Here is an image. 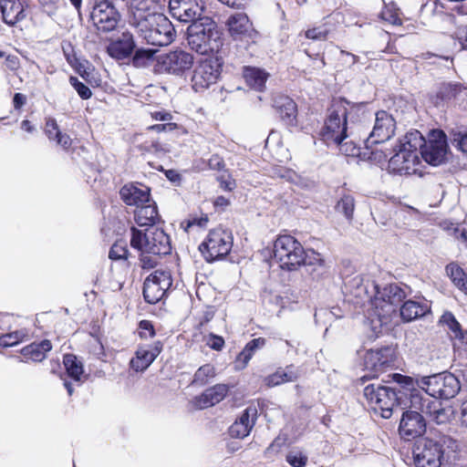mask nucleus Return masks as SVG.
Masks as SVG:
<instances>
[{
  "label": "nucleus",
  "mask_w": 467,
  "mask_h": 467,
  "mask_svg": "<svg viewBox=\"0 0 467 467\" xmlns=\"http://www.w3.org/2000/svg\"><path fill=\"white\" fill-rule=\"evenodd\" d=\"M364 117L365 110L362 106L338 99L329 109L320 136L327 145L336 144L344 155L362 159L363 149L356 141L355 132L360 130L358 122H361Z\"/></svg>",
  "instance_id": "obj_1"
},
{
  "label": "nucleus",
  "mask_w": 467,
  "mask_h": 467,
  "mask_svg": "<svg viewBox=\"0 0 467 467\" xmlns=\"http://www.w3.org/2000/svg\"><path fill=\"white\" fill-rule=\"evenodd\" d=\"M127 22L137 37L147 45L168 46L175 38L173 25L155 11L154 0H130Z\"/></svg>",
  "instance_id": "obj_2"
},
{
  "label": "nucleus",
  "mask_w": 467,
  "mask_h": 467,
  "mask_svg": "<svg viewBox=\"0 0 467 467\" xmlns=\"http://www.w3.org/2000/svg\"><path fill=\"white\" fill-rule=\"evenodd\" d=\"M458 442L449 436L434 441L420 438L416 441L413 449L415 467H441L452 464L459 460Z\"/></svg>",
  "instance_id": "obj_3"
},
{
  "label": "nucleus",
  "mask_w": 467,
  "mask_h": 467,
  "mask_svg": "<svg viewBox=\"0 0 467 467\" xmlns=\"http://www.w3.org/2000/svg\"><path fill=\"white\" fill-rule=\"evenodd\" d=\"M423 137L418 130L408 132L394 148V154L389 160V169L393 173L411 174L418 171L420 164L419 147Z\"/></svg>",
  "instance_id": "obj_4"
},
{
  "label": "nucleus",
  "mask_w": 467,
  "mask_h": 467,
  "mask_svg": "<svg viewBox=\"0 0 467 467\" xmlns=\"http://www.w3.org/2000/svg\"><path fill=\"white\" fill-rule=\"evenodd\" d=\"M189 47L197 53L207 54L220 46V36L216 24L204 17L191 24L187 28Z\"/></svg>",
  "instance_id": "obj_5"
},
{
  "label": "nucleus",
  "mask_w": 467,
  "mask_h": 467,
  "mask_svg": "<svg viewBox=\"0 0 467 467\" xmlns=\"http://www.w3.org/2000/svg\"><path fill=\"white\" fill-rule=\"evenodd\" d=\"M407 292L398 284H388L384 286L378 285L375 297L372 301L374 315L378 317L379 326L386 325L390 316L396 312L397 306L406 298Z\"/></svg>",
  "instance_id": "obj_6"
},
{
  "label": "nucleus",
  "mask_w": 467,
  "mask_h": 467,
  "mask_svg": "<svg viewBox=\"0 0 467 467\" xmlns=\"http://www.w3.org/2000/svg\"><path fill=\"white\" fill-rule=\"evenodd\" d=\"M130 245L140 253L152 254H168L171 249L169 236L157 227L145 231L132 227Z\"/></svg>",
  "instance_id": "obj_7"
},
{
  "label": "nucleus",
  "mask_w": 467,
  "mask_h": 467,
  "mask_svg": "<svg viewBox=\"0 0 467 467\" xmlns=\"http://www.w3.org/2000/svg\"><path fill=\"white\" fill-rule=\"evenodd\" d=\"M417 387L423 389L428 398L451 399L461 389L460 379L451 373H440L417 379Z\"/></svg>",
  "instance_id": "obj_8"
},
{
  "label": "nucleus",
  "mask_w": 467,
  "mask_h": 467,
  "mask_svg": "<svg viewBox=\"0 0 467 467\" xmlns=\"http://www.w3.org/2000/svg\"><path fill=\"white\" fill-rule=\"evenodd\" d=\"M304 248L302 244L291 235L279 236L274 244V256L280 264L281 268L289 271L302 265Z\"/></svg>",
  "instance_id": "obj_9"
},
{
  "label": "nucleus",
  "mask_w": 467,
  "mask_h": 467,
  "mask_svg": "<svg viewBox=\"0 0 467 467\" xmlns=\"http://www.w3.org/2000/svg\"><path fill=\"white\" fill-rule=\"evenodd\" d=\"M410 408L420 410L421 413L437 424L449 423L456 415V410L453 406L442 404L435 399L424 398L419 393L411 394Z\"/></svg>",
  "instance_id": "obj_10"
},
{
  "label": "nucleus",
  "mask_w": 467,
  "mask_h": 467,
  "mask_svg": "<svg viewBox=\"0 0 467 467\" xmlns=\"http://www.w3.org/2000/svg\"><path fill=\"white\" fill-rule=\"evenodd\" d=\"M363 393L372 410L384 419H389L398 409L397 394L389 387L372 383L365 387Z\"/></svg>",
  "instance_id": "obj_11"
},
{
  "label": "nucleus",
  "mask_w": 467,
  "mask_h": 467,
  "mask_svg": "<svg viewBox=\"0 0 467 467\" xmlns=\"http://www.w3.org/2000/svg\"><path fill=\"white\" fill-rule=\"evenodd\" d=\"M233 246L232 234L217 228L210 231L205 241L200 245V251L206 261L212 262L227 255Z\"/></svg>",
  "instance_id": "obj_12"
},
{
  "label": "nucleus",
  "mask_w": 467,
  "mask_h": 467,
  "mask_svg": "<svg viewBox=\"0 0 467 467\" xmlns=\"http://www.w3.org/2000/svg\"><path fill=\"white\" fill-rule=\"evenodd\" d=\"M193 56L182 49L176 48L158 57V71L182 77L193 65Z\"/></svg>",
  "instance_id": "obj_13"
},
{
  "label": "nucleus",
  "mask_w": 467,
  "mask_h": 467,
  "mask_svg": "<svg viewBox=\"0 0 467 467\" xmlns=\"http://www.w3.org/2000/svg\"><path fill=\"white\" fill-rule=\"evenodd\" d=\"M422 159L433 166H438L446 159L448 143L446 134L441 130H433L429 133L428 140L423 139L419 147Z\"/></svg>",
  "instance_id": "obj_14"
},
{
  "label": "nucleus",
  "mask_w": 467,
  "mask_h": 467,
  "mask_svg": "<svg viewBox=\"0 0 467 467\" xmlns=\"http://www.w3.org/2000/svg\"><path fill=\"white\" fill-rule=\"evenodd\" d=\"M396 121L391 114L385 110H379L375 115V123L369 133L364 134V145L371 147L389 140L395 133Z\"/></svg>",
  "instance_id": "obj_15"
},
{
  "label": "nucleus",
  "mask_w": 467,
  "mask_h": 467,
  "mask_svg": "<svg viewBox=\"0 0 467 467\" xmlns=\"http://www.w3.org/2000/svg\"><path fill=\"white\" fill-rule=\"evenodd\" d=\"M90 18L99 31L108 33L116 29L120 21V14L109 0H96Z\"/></svg>",
  "instance_id": "obj_16"
},
{
  "label": "nucleus",
  "mask_w": 467,
  "mask_h": 467,
  "mask_svg": "<svg viewBox=\"0 0 467 467\" xmlns=\"http://www.w3.org/2000/svg\"><path fill=\"white\" fill-rule=\"evenodd\" d=\"M221 74V63L217 58H205L195 67L192 78V88L202 92L216 83Z\"/></svg>",
  "instance_id": "obj_17"
},
{
  "label": "nucleus",
  "mask_w": 467,
  "mask_h": 467,
  "mask_svg": "<svg viewBox=\"0 0 467 467\" xmlns=\"http://www.w3.org/2000/svg\"><path fill=\"white\" fill-rule=\"evenodd\" d=\"M226 26L234 41L244 42L247 46L255 43L258 33L253 28L246 14L231 15L227 18Z\"/></svg>",
  "instance_id": "obj_18"
},
{
  "label": "nucleus",
  "mask_w": 467,
  "mask_h": 467,
  "mask_svg": "<svg viewBox=\"0 0 467 467\" xmlns=\"http://www.w3.org/2000/svg\"><path fill=\"white\" fill-rule=\"evenodd\" d=\"M172 284L170 273L155 271L150 275L143 284V296L150 304L159 302Z\"/></svg>",
  "instance_id": "obj_19"
},
{
  "label": "nucleus",
  "mask_w": 467,
  "mask_h": 467,
  "mask_svg": "<svg viewBox=\"0 0 467 467\" xmlns=\"http://www.w3.org/2000/svg\"><path fill=\"white\" fill-rule=\"evenodd\" d=\"M204 8L203 0H169L171 16L182 23L199 21Z\"/></svg>",
  "instance_id": "obj_20"
},
{
  "label": "nucleus",
  "mask_w": 467,
  "mask_h": 467,
  "mask_svg": "<svg viewBox=\"0 0 467 467\" xmlns=\"http://www.w3.org/2000/svg\"><path fill=\"white\" fill-rule=\"evenodd\" d=\"M394 351L389 347L368 349L364 355V368L369 372L361 378H376L380 372L390 366L393 361Z\"/></svg>",
  "instance_id": "obj_21"
},
{
  "label": "nucleus",
  "mask_w": 467,
  "mask_h": 467,
  "mask_svg": "<svg viewBox=\"0 0 467 467\" xmlns=\"http://www.w3.org/2000/svg\"><path fill=\"white\" fill-rule=\"evenodd\" d=\"M426 424L424 414L420 410L411 408L410 410L403 412L400 420L399 431L405 440H411L420 436L425 431Z\"/></svg>",
  "instance_id": "obj_22"
},
{
  "label": "nucleus",
  "mask_w": 467,
  "mask_h": 467,
  "mask_svg": "<svg viewBox=\"0 0 467 467\" xmlns=\"http://www.w3.org/2000/svg\"><path fill=\"white\" fill-rule=\"evenodd\" d=\"M136 47L133 35L126 30L121 36L111 41L107 47L108 54L118 60L127 58L131 55Z\"/></svg>",
  "instance_id": "obj_23"
},
{
  "label": "nucleus",
  "mask_w": 467,
  "mask_h": 467,
  "mask_svg": "<svg viewBox=\"0 0 467 467\" xmlns=\"http://www.w3.org/2000/svg\"><path fill=\"white\" fill-rule=\"evenodd\" d=\"M257 417L254 407L246 408L241 416L231 425L229 433L233 438L244 439L251 432Z\"/></svg>",
  "instance_id": "obj_24"
},
{
  "label": "nucleus",
  "mask_w": 467,
  "mask_h": 467,
  "mask_svg": "<svg viewBox=\"0 0 467 467\" xmlns=\"http://www.w3.org/2000/svg\"><path fill=\"white\" fill-rule=\"evenodd\" d=\"M119 194L125 204H146L150 201V189L139 182L125 184Z\"/></svg>",
  "instance_id": "obj_25"
},
{
  "label": "nucleus",
  "mask_w": 467,
  "mask_h": 467,
  "mask_svg": "<svg viewBox=\"0 0 467 467\" xmlns=\"http://www.w3.org/2000/svg\"><path fill=\"white\" fill-rule=\"evenodd\" d=\"M348 287L349 293L359 300L358 303L369 301L372 304L378 284L369 280L365 282L360 275H356L348 281Z\"/></svg>",
  "instance_id": "obj_26"
},
{
  "label": "nucleus",
  "mask_w": 467,
  "mask_h": 467,
  "mask_svg": "<svg viewBox=\"0 0 467 467\" xmlns=\"http://www.w3.org/2000/svg\"><path fill=\"white\" fill-rule=\"evenodd\" d=\"M162 350V344L155 342L149 347H140L136 351V356L130 360V367L135 371H143L154 361Z\"/></svg>",
  "instance_id": "obj_27"
},
{
  "label": "nucleus",
  "mask_w": 467,
  "mask_h": 467,
  "mask_svg": "<svg viewBox=\"0 0 467 467\" xmlns=\"http://www.w3.org/2000/svg\"><path fill=\"white\" fill-rule=\"evenodd\" d=\"M440 323L447 328L453 338L454 347L467 352V331L462 329L454 316L451 312H445L441 317Z\"/></svg>",
  "instance_id": "obj_28"
},
{
  "label": "nucleus",
  "mask_w": 467,
  "mask_h": 467,
  "mask_svg": "<svg viewBox=\"0 0 467 467\" xmlns=\"http://www.w3.org/2000/svg\"><path fill=\"white\" fill-rule=\"evenodd\" d=\"M274 107L286 126H297V107L292 99L286 96H278L274 100Z\"/></svg>",
  "instance_id": "obj_29"
},
{
  "label": "nucleus",
  "mask_w": 467,
  "mask_h": 467,
  "mask_svg": "<svg viewBox=\"0 0 467 467\" xmlns=\"http://www.w3.org/2000/svg\"><path fill=\"white\" fill-rule=\"evenodd\" d=\"M0 8L7 25H15L25 17L22 0H1Z\"/></svg>",
  "instance_id": "obj_30"
},
{
  "label": "nucleus",
  "mask_w": 467,
  "mask_h": 467,
  "mask_svg": "<svg viewBox=\"0 0 467 467\" xmlns=\"http://www.w3.org/2000/svg\"><path fill=\"white\" fill-rule=\"evenodd\" d=\"M228 392V387L224 384H218L206 389L196 399V406L199 409L212 407L224 399Z\"/></svg>",
  "instance_id": "obj_31"
},
{
  "label": "nucleus",
  "mask_w": 467,
  "mask_h": 467,
  "mask_svg": "<svg viewBox=\"0 0 467 467\" xmlns=\"http://www.w3.org/2000/svg\"><path fill=\"white\" fill-rule=\"evenodd\" d=\"M243 77L251 88L262 92L265 88V83L269 74L259 67H244L243 70Z\"/></svg>",
  "instance_id": "obj_32"
},
{
  "label": "nucleus",
  "mask_w": 467,
  "mask_h": 467,
  "mask_svg": "<svg viewBox=\"0 0 467 467\" xmlns=\"http://www.w3.org/2000/svg\"><path fill=\"white\" fill-rule=\"evenodd\" d=\"M430 309L431 307L427 303L407 300L400 306V312L403 321L410 322L425 316L430 312Z\"/></svg>",
  "instance_id": "obj_33"
},
{
  "label": "nucleus",
  "mask_w": 467,
  "mask_h": 467,
  "mask_svg": "<svg viewBox=\"0 0 467 467\" xmlns=\"http://www.w3.org/2000/svg\"><path fill=\"white\" fill-rule=\"evenodd\" d=\"M45 133L50 140H55L57 145L65 150H67L71 146L72 140L67 134L60 131L57 120L53 118L47 119Z\"/></svg>",
  "instance_id": "obj_34"
},
{
  "label": "nucleus",
  "mask_w": 467,
  "mask_h": 467,
  "mask_svg": "<svg viewBox=\"0 0 467 467\" xmlns=\"http://www.w3.org/2000/svg\"><path fill=\"white\" fill-rule=\"evenodd\" d=\"M265 343L266 340L264 337H257L249 341L236 358V368L239 369L244 368L253 358L254 352L264 348Z\"/></svg>",
  "instance_id": "obj_35"
},
{
  "label": "nucleus",
  "mask_w": 467,
  "mask_h": 467,
  "mask_svg": "<svg viewBox=\"0 0 467 467\" xmlns=\"http://www.w3.org/2000/svg\"><path fill=\"white\" fill-rule=\"evenodd\" d=\"M135 222L140 226H151L161 219L157 206H136L134 211Z\"/></svg>",
  "instance_id": "obj_36"
},
{
  "label": "nucleus",
  "mask_w": 467,
  "mask_h": 467,
  "mask_svg": "<svg viewBox=\"0 0 467 467\" xmlns=\"http://www.w3.org/2000/svg\"><path fill=\"white\" fill-rule=\"evenodd\" d=\"M275 174L285 181L296 185L300 189L312 190L316 187V182L307 177H303L292 170L285 168H279L276 170Z\"/></svg>",
  "instance_id": "obj_37"
},
{
  "label": "nucleus",
  "mask_w": 467,
  "mask_h": 467,
  "mask_svg": "<svg viewBox=\"0 0 467 467\" xmlns=\"http://www.w3.org/2000/svg\"><path fill=\"white\" fill-rule=\"evenodd\" d=\"M52 345L49 340H43L39 344H31L25 347L21 353L26 361L39 362L46 358V353L51 350Z\"/></svg>",
  "instance_id": "obj_38"
},
{
  "label": "nucleus",
  "mask_w": 467,
  "mask_h": 467,
  "mask_svg": "<svg viewBox=\"0 0 467 467\" xmlns=\"http://www.w3.org/2000/svg\"><path fill=\"white\" fill-rule=\"evenodd\" d=\"M297 379V373L293 366L279 368L275 373L265 377L264 382L267 387H275L283 383L292 382Z\"/></svg>",
  "instance_id": "obj_39"
},
{
  "label": "nucleus",
  "mask_w": 467,
  "mask_h": 467,
  "mask_svg": "<svg viewBox=\"0 0 467 467\" xmlns=\"http://www.w3.org/2000/svg\"><path fill=\"white\" fill-rule=\"evenodd\" d=\"M209 223V215L202 212L191 213L187 218L181 222V228L184 232L189 233L193 229H202L207 226Z\"/></svg>",
  "instance_id": "obj_40"
},
{
  "label": "nucleus",
  "mask_w": 467,
  "mask_h": 467,
  "mask_svg": "<svg viewBox=\"0 0 467 467\" xmlns=\"http://www.w3.org/2000/svg\"><path fill=\"white\" fill-rule=\"evenodd\" d=\"M157 49L154 48H137L132 57V65L136 67H146L152 61Z\"/></svg>",
  "instance_id": "obj_41"
},
{
  "label": "nucleus",
  "mask_w": 467,
  "mask_h": 467,
  "mask_svg": "<svg viewBox=\"0 0 467 467\" xmlns=\"http://www.w3.org/2000/svg\"><path fill=\"white\" fill-rule=\"evenodd\" d=\"M64 365L68 375L75 380L79 381L83 375V367L80 361H78L76 356L72 354H67L64 356Z\"/></svg>",
  "instance_id": "obj_42"
},
{
  "label": "nucleus",
  "mask_w": 467,
  "mask_h": 467,
  "mask_svg": "<svg viewBox=\"0 0 467 467\" xmlns=\"http://www.w3.org/2000/svg\"><path fill=\"white\" fill-rule=\"evenodd\" d=\"M215 377V368L211 364H205L200 367L194 374L192 384L196 386H204Z\"/></svg>",
  "instance_id": "obj_43"
},
{
  "label": "nucleus",
  "mask_w": 467,
  "mask_h": 467,
  "mask_svg": "<svg viewBox=\"0 0 467 467\" xmlns=\"http://www.w3.org/2000/svg\"><path fill=\"white\" fill-rule=\"evenodd\" d=\"M462 91L459 84L443 83L437 91V98L442 101H448L457 97Z\"/></svg>",
  "instance_id": "obj_44"
},
{
  "label": "nucleus",
  "mask_w": 467,
  "mask_h": 467,
  "mask_svg": "<svg viewBox=\"0 0 467 467\" xmlns=\"http://www.w3.org/2000/svg\"><path fill=\"white\" fill-rule=\"evenodd\" d=\"M27 337V332L24 329L16 330L0 337V347L8 348L23 342Z\"/></svg>",
  "instance_id": "obj_45"
},
{
  "label": "nucleus",
  "mask_w": 467,
  "mask_h": 467,
  "mask_svg": "<svg viewBox=\"0 0 467 467\" xmlns=\"http://www.w3.org/2000/svg\"><path fill=\"white\" fill-rule=\"evenodd\" d=\"M388 153L382 150H374L373 146L367 147L364 145L362 160H368L376 163H381L387 161Z\"/></svg>",
  "instance_id": "obj_46"
},
{
  "label": "nucleus",
  "mask_w": 467,
  "mask_h": 467,
  "mask_svg": "<svg viewBox=\"0 0 467 467\" xmlns=\"http://www.w3.org/2000/svg\"><path fill=\"white\" fill-rule=\"evenodd\" d=\"M302 265L305 266H315L321 269H325V262L321 255L314 251L306 252L304 250ZM313 270H316L314 268Z\"/></svg>",
  "instance_id": "obj_47"
},
{
  "label": "nucleus",
  "mask_w": 467,
  "mask_h": 467,
  "mask_svg": "<svg viewBox=\"0 0 467 467\" xmlns=\"http://www.w3.org/2000/svg\"><path fill=\"white\" fill-rule=\"evenodd\" d=\"M330 29L327 25L314 27L306 31V36L313 40H325L328 37Z\"/></svg>",
  "instance_id": "obj_48"
},
{
  "label": "nucleus",
  "mask_w": 467,
  "mask_h": 467,
  "mask_svg": "<svg viewBox=\"0 0 467 467\" xmlns=\"http://www.w3.org/2000/svg\"><path fill=\"white\" fill-rule=\"evenodd\" d=\"M128 248L123 242H116L110 248L109 257L111 260L127 259Z\"/></svg>",
  "instance_id": "obj_49"
},
{
  "label": "nucleus",
  "mask_w": 467,
  "mask_h": 467,
  "mask_svg": "<svg viewBox=\"0 0 467 467\" xmlns=\"http://www.w3.org/2000/svg\"><path fill=\"white\" fill-rule=\"evenodd\" d=\"M446 271L451 279L452 280V282L458 287L460 286V283H462L466 279L462 269L455 264L448 265L446 267Z\"/></svg>",
  "instance_id": "obj_50"
},
{
  "label": "nucleus",
  "mask_w": 467,
  "mask_h": 467,
  "mask_svg": "<svg viewBox=\"0 0 467 467\" xmlns=\"http://www.w3.org/2000/svg\"><path fill=\"white\" fill-rule=\"evenodd\" d=\"M69 83L76 89L78 96L82 99H88L92 96L90 88L86 86L83 82L79 81L77 77H70Z\"/></svg>",
  "instance_id": "obj_51"
},
{
  "label": "nucleus",
  "mask_w": 467,
  "mask_h": 467,
  "mask_svg": "<svg viewBox=\"0 0 467 467\" xmlns=\"http://www.w3.org/2000/svg\"><path fill=\"white\" fill-rule=\"evenodd\" d=\"M451 142L453 147L467 155V132H454Z\"/></svg>",
  "instance_id": "obj_52"
},
{
  "label": "nucleus",
  "mask_w": 467,
  "mask_h": 467,
  "mask_svg": "<svg viewBox=\"0 0 467 467\" xmlns=\"http://www.w3.org/2000/svg\"><path fill=\"white\" fill-rule=\"evenodd\" d=\"M286 462L293 467H305L307 457L301 451H292L287 453Z\"/></svg>",
  "instance_id": "obj_53"
},
{
  "label": "nucleus",
  "mask_w": 467,
  "mask_h": 467,
  "mask_svg": "<svg viewBox=\"0 0 467 467\" xmlns=\"http://www.w3.org/2000/svg\"><path fill=\"white\" fill-rule=\"evenodd\" d=\"M381 18L394 26L401 25L400 13L393 6H386L381 12Z\"/></svg>",
  "instance_id": "obj_54"
},
{
  "label": "nucleus",
  "mask_w": 467,
  "mask_h": 467,
  "mask_svg": "<svg viewBox=\"0 0 467 467\" xmlns=\"http://www.w3.org/2000/svg\"><path fill=\"white\" fill-rule=\"evenodd\" d=\"M160 254H140V266L144 269H151L158 264Z\"/></svg>",
  "instance_id": "obj_55"
},
{
  "label": "nucleus",
  "mask_w": 467,
  "mask_h": 467,
  "mask_svg": "<svg viewBox=\"0 0 467 467\" xmlns=\"http://www.w3.org/2000/svg\"><path fill=\"white\" fill-rule=\"evenodd\" d=\"M140 327L141 331L140 332V335L143 338H150L154 337L155 331L154 328L150 321L142 320L140 323Z\"/></svg>",
  "instance_id": "obj_56"
},
{
  "label": "nucleus",
  "mask_w": 467,
  "mask_h": 467,
  "mask_svg": "<svg viewBox=\"0 0 467 467\" xmlns=\"http://www.w3.org/2000/svg\"><path fill=\"white\" fill-rule=\"evenodd\" d=\"M206 344L213 349L221 350L224 345V340L222 337L211 334L206 340Z\"/></svg>",
  "instance_id": "obj_57"
},
{
  "label": "nucleus",
  "mask_w": 467,
  "mask_h": 467,
  "mask_svg": "<svg viewBox=\"0 0 467 467\" xmlns=\"http://www.w3.org/2000/svg\"><path fill=\"white\" fill-rule=\"evenodd\" d=\"M208 166L212 170L223 171L225 163L219 155H213L208 161Z\"/></svg>",
  "instance_id": "obj_58"
},
{
  "label": "nucleus",
  "mask_w": 467,
  "mask_h": 467,
  "mask_svg": "<svg viewBox=\"0 0 467 467\" xmlns=\"http://www.w3.org/2000/svg\"><path fill=\"white\" fill-rule=\"evenodd\" d=\"M394 379L397 382L403 385L407 389H412L415 385L417 386V379L414 380L412 378L408 376L395 374Z\"/></svg>",
  "instance_id": "obj_59"
},
{
  "label": "nucleus",
  "mask_w": 467,
  "mask_h": 467,
  "mask_svg": "<svg viewBox=\"0 0 467 467\" xmlns=\"http://www.w3.org/2000/svg\"><path fill=\"white\" fill-rule=\"evenodd\" d=\"M218 181L220 182L221 187L224 190L231 191L235 185L234 181L231 179L230 175L227 174L226 171L218 177Z\"/></svg>",
  "instance_id": "obj_60"
},
{
  "label": "nucleus",
  "mask_w": 467,
  "mask_h": 467,
  "mask_svg": "<svg viewBox=\"0 0 467 467\" xmlns=\"http://www.w3.org/2000/svg\"><path fill=\"white\" fill-rule=\"evenodd\" d=\"M5 65L6 68H8L11 71H16L20 67L19 58L17 56L15 55H8L5 57Z\"/></svg>",
  "instance_id": "obj_61"
},
{
  "label": "nucleus",
  "mask_w": 467,
  "mask_h": 467,
  "mask_svg": "<svg viewBox=\"0 0 467 467\" xmlns=\"http://www.w3.org/2000/svg\"><path fill=\"white\" fill-rule=\"evenodd\" d=\"M459 423L461 427L467 429V399L461 403L459 410Z\"/></svg>",
  "instance_id": "obj_62"
},
{
  "label": "nucleus",
  "mask_w": 467,
  "mask_h": 467,
  "mask_svg": "<svg viewBox=\"0 0 467 467\" xmlns=\"http://www.w3.org/2000/svg\"><path fill=\"white\" fill-rule=\"evenodd\" d=\"M176 124L172 122H167L163 124H156L149 127V130H151L156 132H166V131H171L176 129Z\"/></svg>",
  "instance_id": "obj_63"
},
{
  "label": "nucleus",
  "mask_w": 467,
  "mask_h": 467,
  "mask_svg": "<svg viewBox=\"0 0 467 467\" xmlns=\"http://www.w3.org/2000/svg\"><path fill=\"white\" fill-rule=\"evenodd\" d=\"M283 442L279 438L275 439L265 450V454L266 456H270L272 454L277 453L282 447Z\"/></svg>",
  "instance_id": "obj_64"
}]
</instances>
